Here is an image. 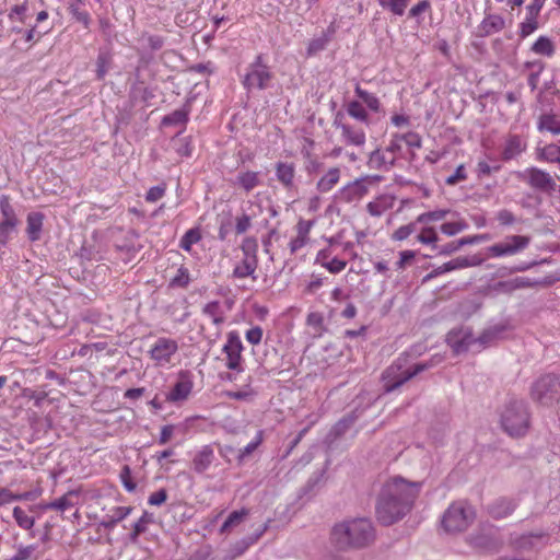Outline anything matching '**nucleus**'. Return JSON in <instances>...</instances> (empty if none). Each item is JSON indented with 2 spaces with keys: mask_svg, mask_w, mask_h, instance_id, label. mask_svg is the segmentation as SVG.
Here are the masks:
<instances>
[{
  "mask_svg": "<svg viewBox=\"0 0 560 560\" xmlns=\"http://www.w3.org/2000/svg\"><path fill=\"white\" fill-rule=\"evenodd\" d=\"M532 51L536 55L551 57L555 54V44L547 36H539L532 46Z\"/></svg>",
  "mask_w": 560,
  "mask_h": 560,
  "instance_id": "31",
  "label": "nucleus"
},
{
  "mask_svg": "<svg viewBox=\"0 0 560 560\" xmlns=\"http://www.w3.org/2000/svg\"><path fill=\"white\" fill-rule=\"evenodd\" d=\"M526 148L525 142L518 136H510L506 138L503 147V159L512 160L520 155Z\"/></svg>",
  "mask_w": 560,
  "mask_h": 560,
  "instance_id": "25",
  "label": "nucleus"
},
{
  "mask_svg": "<svg viewBox=\"0 0 560 560\" xmlns=\"http://www.w3.org/2000/svg\"><path fill=\"white\" fill-rule=\"evenodd\" d=\"M539 156L546 162L558 164L560 167V144L551 143L545 145L540 149Z\"/></svg>",
  "mask_w": 560,
  "mask_h": 560,
  "instance_id": "35",
  "label": "nucleus"
},
{
  "mask_svg": "<svg viewBox=\"0 0 560 560\" xmlns=\"http://www.w3.org/2000/svg\"><path fill=\"white\" fill-rule=\"evenodd\" d=\"M395 156H389L386 151L375 150L371 153L369 163L373 167H385L388 168L394 164Z\"/></svg>",
  "mask_w": 560,
  "mask_h": 560,
  "instance_id": "34",
  "label": "nucleus"
},
{
  "mask_svg": "<svg viewBox=\"0 0 560 560\" xmlns=\"http://www.w3.org/2000/svg\"><path fill=\"white\" fill-rule=\"evenodd\" d=\"M262 440L264 432L260 430L256 433L254 440L249 442L243 450H241L240 459H244L246 456L252 454L262 443Z\"/></svg>",
  "mask_w": 560,
  "mask_h": 560,
  "instance_id": "51",
  "label": "nucleus"
},
{
  "mask_svg": "<svg viewBox=\"0 0 560 560\" xmlns=\"http://www.w3.org/2000/svg\"><path fill=\"white\" fill-rule=\"evenodd\" d=\"M272 73L269 67L264 63L262 56L258 55L244 77L243 84L247 90L258 89L265 90L268 88Z\"/></svg>",
  "mask_w": 560,
  "mask_h": 560,
  "instance_id": "12",
  "label": "nucleus"
},
{
  "mask_svg": "<svg viewBox=\"0 0 560 560\" xmlns=\"http://www.w3.org/2000/svg\"><path fill=\"white\" fill-rule=\"evenodd\" d=\"M340 129L342 139L347 144L361 147L365 143L364 130L348 124L340 125Z\"/></svg>",
  "mask_w": 560,
  "mask_h": 560,
  "instance_id": "24",
  "label": "nucleus"
},
{
  "mask_svg": "<svg viewBox=\"0 0 560 560\" xmlns=\"http://www.w3.org/2000/svg\"><path fill=\"white\" fill-rule=\"evenodd\" d=\"M341 171L339 167H330L327 170L316 183V189L319 192L330 191L340 180Z\"/></svg>",
  "mask_w": 560,
  "mask_h": 560,
  "instance_id": "22",
  "label": "nucleus"
},
{
  "mask_svg": "<svg viewBox=\"0 0 560 560\" xmlns=\"http://www.w3.org/2000/svg\"><path fill=\"white\" fill-rule=\"evenodd\" d=\"M149 522L148 513H144L133 525V532L131 534V539L136 540L138 536L145 532L147 524Z\"/></svg>",
  "mask_w": 560,
  "mask_h": 560,
  "instance_id": "59",
  "label": "nucleus"
},
{
  "mask_svg": "<svg viewBox=\"0 0 560 560\" xmlns=\"http://www.w3.org/2000/svg\"><path fill=\"white\" fill-rule=\"evenodd\" d=\"M347 113L350 117L361 122H369V113L360 101H350L347 104Z\"/></svg>",
  "mask_w": 560,
  "mask_h": 560,
  "instance_id": "33",
  "label": "nucleus"
},
{
  "mask_svg": "<svg viewBox=\"0 0 560 560\" xmlns=\"http://www.w3.org/2000/svg\"><path fill=\"white\" fill-rule=\"evenodd\" d=\"M538 283L539 281L533 280L528 277H516L511 280L500 282L499 287L502 289V291L511 292L517 289L530 288Z\"/></svg>",
  "mask_w": 560,
  "mask_h": 560,
  "instance_id": "30",
  "label": "nucleus"
},
{
  "mask_svg": "<svg viewBox=\"0 0 560 560\" xmlns=\"http://www.w3.org/2000/svg\"><path fill=\"white\" fill-rule=\"evenodd\" d=\"M382 177L378 175L363 176L337 190L334 198L336 202L352 203L360 201L368 192L369 186L381 182Z\"/></svg>",
  "mask_w": 560,
  "mask_h": 560,
  "instance_id": "7",
  "label": "nucleus"
},
{
  "mask_svg": "<svg viewBox=\"0 0 560 560\" xmlns=\"http://www.w3.org/2000/svg\"><path fill=\"white\" fill-rule=\"evenodd\" d=\"M395 205V197L390 194H382L366 205V210L372 217H382Z\"/></svg>",
  "mask_w": 560,
  "mask_h": 560,
  "instance_id": "18",
  "label": "nucleus"
},
{
  "mask_svg": "<svg viewBox=\"0 0 560 560\" xmlns=\"http://www.w3.org/2000/svg\"><path fill=\"white\" fill-rule=\"evenodd\" d=\"M347 266V261L343 259H340L336 256L329 260V262L325 264V269H327L330 273H339L341 272Z\"/></svg>",
  "mask_w": 560,
  "mask_h": 560,
  "instance_id": "54",
  "label": "nucleus"
},
{
  "mask_svg": "<svg viewBox=\"0 0 560 560\" xmlns=\"http://www.w3.org/2000/svg\"><path fill=\"white\" fill-rule=\"evenodd\" d=\"M18 501V493H14L9 488H0V506L8 505Z\"/></svg>",
  "mask_w": 560,
  "mask_h": 560,
  "instance_id": "61",
  "label": "nucleus"
},
{
  "mask_svg": "<svg viewBox=\"0 0 560 560\" xmlns=\"http://www.w3.org/2000/svg\"><path fill=\"white\" fill-rule=\"evenodd\" d=\"M72 506L71 501L67 497L59 498L47 505V509L58 510L61 512L67 511Z\"/></svg>",
  "mask_w": 560,
  "mask_h": 560,
  "instance_id": "62",
  "label": "nucleus"
},
{
  "mask_svg": "<svg viewBox=\"0 0 560 560\" xmlns=\"http://www.w3.org/2000/svg\"><path fill=\"white\" fill-rule=\"evenodd\" d=\"M252 224V219L248 214H242L238 218H236L235 222V231L238 234L245 233Z\"/></svg>",
  "mask_w": 560,
  "mask_h": 560,
  "instance_id": "60",
  "label": "nucleus"
},
{
  "mask_svg": "<svg viewBox=\"0 0 560 560\" xmlns=\"http://www.w3.org/2000/svg\"><path fill=\"white\" fill-rule=\"evenodd\" d=\"M306 325L313 338H319L326 331L324 315L319 312H311L306 317Z\"/></svg>",
  "mask_w": 560,
  "mask_h": 560,
  "instance_id": "28",
  "label": "nucleus"
},
{
  "mask_svg": "<svg viewBox=\"0 0 560 560\" xmlns=\"http://www.w3.org/2000/svg\"><path fill=\"white\" fill-rule=\"evenodd\" d=\"M560 382L555 375L548 374L535 382L532 387V398L541 406L549 407L558 401Z\"/></svg>",
  "mask_w": 560,
  "mask_h": 560,
  "instance_id": "8",
  "label": "nucleus"
},
{
  "mask_svg": "<svg viewBox=\"0 0 560 560\" xmlns=\"http://www.w3.org/2000/svg\"><path fill=\"white\" fill-rule=\"evenodd\" d=\"M248 515V510L242 509L240 511H233L225 522L222 524L220 532L225 533L233 526L238 525Z\"/></svg>",
  "mask_w": 560,
  "mask_h": 560,
  "instance_id": "43",
  "label": "nucleus"
},
{
  "mask_svg": "<svg viewBox=\"0 0 560 560\" xmlns=\"http://www.w3.org/2000/svg\"><path fill=\"white\" fill-rule=\"evenodd\" d=\"M233 184L248 194L256 187L260 186L262 184V179L259 172L245 170L237 173Z\"/></svg>",
  "mask_w": 560,
  "mask_h": 560,
  "instance_id": "16",
  "label": "nucleus"
},
{
  "mask_svg": "<svg viewBox=\"0 0 560 560\" xmlns=\"http://www.w3.org/2000/svg\"><path fill=\"white\" fill-rule=\"evenodd\" d=\"M515 509V503L509 499L497 500L489 510V513L494 518H504L512 514Z\"/></svg>",
  "mask_w": 560,
  "mask_h": 560,
  "instance_id": "29",
  "label": "nucleus"
},
{
  "mask_svg": "<svg viewBox=\"0 0 560 560\" xmlns=\"http://www.w3.org/2000/svg\"><path fill=\"white\" fill-rule=\"evenodd\" d=\"M131 511L132 509L130 506H116L113 510V514L103 522V525L107 528H113L117 523L125 520Z\"/></svg>",
  "mask_w": 560,
  "mask_h": 560,
  "instance_id": "37",
  "label": "nucleus"
},
{
  "mask_svg": "<svg viewBox=\"0 0 560 560\" xmlns=\"http://www.w3.org/2000/svg\"><path fill=\"white\" fill-rule=\"evenodd\" d=\"M165 190V185L153 186L148 190L145 200L149 202H155L164 196Z\"/></svg>",
  "mask_w": 560,
  "mask_h": 560,
  "instance_id": "57",
  "label": "nucleus"
},
{
  "mask_svg": "<svg viewBox=\"0 0 560 560\" xmlns=\"http://www.w3.org/2000/svg\"><path fill=\"white\" fill-rule=\"evenodd\" d=\"M167 499V493L164 489H161L159 491L153 492L150 494L148 502L151 505H161L163 504Z\"/></svg>",
  "mask_w": 560,
  "mask_h": 560,
  "instance_id": "63",
  "label": "nucleus"
},
{
  "mask_svg": "<svg viewBox=\"0 0 560 560\" xmlns=\"http://www.w3.org/2000/svg\"><path fill=\"white\" fill-rule=\"evenodd\" d=\"M327 43H328V39L326 36H320V37L312 39L307 46V55L313 56V55L317 54L318 51L323 50L326 47Z\"/></svg>",
  "mask_w": 560,
  "mask_h": 560,
  "instance_id": "53",
  "label": "nucleus"
},
{
  "mask_svg": "<svg viewBox=\"0 0 560 560\" xmlns=\"http://www.w3.org/2000/svg\"><path fill=\"white\" fill-rule=\"evenodd\" d=\"M475 517V511L464 501L450 505L442 518V525L446 532L457 533L468 528Z\"/></svg>",
  "mask_w": 560,
  "mask_h": 560,
  "instance_id": "5",
  "label": "nucleus"
},
{
  "mask_svg": "<svg viewBox=\"0 0 560 560\" xmlns=\"http://www.w3.org/2000/svg\"><path fill=\"white\" fill-rule=\"evenodd\" d=\"M226 396L232 399L243 400V401H252L256 396V392L250 386V383L246 384L244 387L236 390L226 392Z\"/></svg>",
  "mask_w": 560,
  "mask_h": 560,
  "instance_id": "42",
  "label": "nucleus"
},
{
  "mask_svg": "<svg viewBox=\"0 0 560 560\" xmlns=\"http://www.w3.org/2000/svg\"><path fill=\"white\" fill-rule=\"evenodd\" d=\"M109 60L105 54H100L96 61V74L98 79H104L108 71Z\"/></svg>",
  "mask_w": 560,
  "mask_h": 560,
  "instance_id": "58",
  "label": "nucleus"
},
{
  "mask_svg": "<svg viewBox=\"0 0 560 560\" xmlns=\"http://www.w3.org/2000/svg\"><path fill=\"white\" fill-rule=\"evenodd\" d=\"M549 538L544 534L523 535L514 541L520 550H538L548 544Z\"/></svg>",
  "mask_w": 560,
  "mask_h": 560,
  "instance_id": "19",
  "label": "nucleus"
},
{
  "mask_svg": "<svg viewBox=\"0 0 560 560\" xmlns=\"http://www.w3.org/2000/svg\"><path fill=\"white\" fill-rule=\"evenodd\" d=\"M277 179L287 188L293 186L295 167L292 163L279 162L276 165Z\"/></svg>",
  "mask_w": 560,
  "mask_h": 560,
  "instance_id": "26",
  "label": "nucleus"
},
{
  "mask_svg": "<svg viewBox=\"0 0 560 560\" xmlns=\"http://www.w3.org/2000/svg\"><path fill=\"white\" fill-rule=\"evenodd\" d=\"M244 350L243 342L240 334L232 330L226 335V341L223 346V353L225 354V366L229 370L241 372L243 371V357Z\"/></svg>",
  "mask_w": 560,
  "mask_h": 560,
  "instance_id": "13",
  "label": "nucleus"
},
{
  "mask_svg": "<svg viewBox=\"0 0 560 560\" xmlns=\"http://www.w3.org/2000/svg\"><path fill=\"white\" fill-rule=\"evenodd\" d=\"M378 4L395 15L401 16L404 15L407 7L408 0H377Z\"/></svg>",
  "mask_w": 560,
  "mask_h": 560,
  "instance_id": "38",
  "label": "nucleus"
},
{
  "mask_svg": "<svg viewBox=\"0 0 560 560\" xmlns=\"http://www.w3.org/2000/svg\"><path fill=\"white\" fill-rule=\"evenodd\" d=\"M80 5L81 4L78 2L70 3L69 12L78 22L82 23L84 27H89L91 21L90 14L86 11L81 10Z\"/></svg>",
  "mask_w": 560,
  "mask_h": 560,
  "instance_id": "49",
  "label": "nucleus"
},
{
  "mask_svg": "<svg viewBox=\"0 0 560 560\" xmlns=\"http://www.w3.org/2000/svg\"><path fill=\"white\" fill-rule=\"evenodd\" d=\"M524 176L534 188L547 190L555 185L552 177L547 172L539 168H528L525 171Z\"/></svg>",
  "mask_w": 560,
  "mask_h": 560,
  "instance_id": "17",
  "label": "nucleus"
},
{
  "mask_svg": "<svg viewBox=\"0 0 560 560\" xmlns=\"http://www.w3.org/2000/svg\"><path fill=\"white\" fill-rule=\"evenodd\" d=\"M539 131H547L555 136L560 135V118L551 113L542 114L537 122Z\"/></svg>",
  "mask_w": 560,
  "mask_h": 560,
  "instance_id": "27",
  "label": "nucleus"
},
{
  "mask_svg": "<svg viewBox=\"0 0 560 560\" xmlns=\"http://www.w3.org/2000/svg\"><path fill=\"white\" fill-rule=\"evenodd\" d=\"M354 91L358 97L360 98L361 103H364L368 108H370L373 112L380 110L381 104L378 98L374 94L361 89L360 85H357Z\"/></svg>",
  "mask_w": 560,
  "mask_h": 560,
  "instance_id": "39",
  "label": "nucleus"
},
{
  "mask_svg": "<svg viewBox=\"0 0 560 560\" xmlns=\"http://www.w3.org/2000/svg\"><path fill=\"white\" fill-rule=\"evenodd\" d=\"M420 483L410 482L401 477H392L384 482L377 504L376 516L383 525H392L402 518L411 509Z\"/></svg>",
  "mask_w": 560,
  "mask_h": 560,
  "instance_id": "1",
  "label": "nucleus"
},
{
  "mask_svg": "<svg viewBox=\"0 0 560 560\" xmlns=\"http://www.w3.org/2000/svg\"><path fill=\"white\" fill-rule=\"evenodd\" d=\"M448 213H450V210H445V209H436L433 211L424 212L417 217L416 223L427 224L431 221H441Z\"/></svg>",
  "mask_w": 560,
  "mask_h": 560,
  "instance_id": "45",
  "label": "nucleus"
},
{
  "mask_svg": "<svg viewBox=\"0 0 560 560\" xmlns=\"http://www.w3.org/2000/svg\"><path fill=\"white\" fill-rule=\"evenodd\" d=\"M467 228V222L462 218H457L456 220L443 223L441 225V232L447 236H453L465 231Z\"/></svg>",
  "mask_w": 560,
  "mask_h": 560,
  "instance_id": "36",
  "label": "nucleus"
},
{
  "mask_svg": "<svg viewBox=\"0 0 560 560\" xmlns=\"http://www.w3.org/2000/svg\"><path fill=\"white\" fill-rule=\"evenodd\" d=\"M500 330L491 328L486 330L478 338H475L467 327L453 329L448 332L446 341L456 354L471 351L479 352L499 337Z\"/></svg>",
  "mask_w": 560,
  "mask_h": 560,
  "instance_id": "3",
  "label": "nucleus"
},
{
  "mask_svg": "<svg viewBox=\"0 0 560 560\" xmlns=\"http://www.w3.org/2000/svg\"><path fill=\"white\" fill-rule=\"evenodd\" d=\"M232 302L210 301L203 305L202 314L210 318L213 325L221 326L225 322L226 314L232 310Z\"/></svg>",
  "mask_w": 560,
  "mask_h": 560,
  "instance_id": "15",
  "label": "nucleus"
},
{
  "mask_svg": "<svg viewBox=\"0 0 560 560\" xmlns=\"http://www.w3.org/2000/svg\"><path fill=\"white\" fill-rule=\"evenodd\" d=\"M538 16L529 11L526 13V18L521 22L518 27V35L521 38H526L538 30Z\"/></svg>",
  "mask_w": 560,
  "mask_h": 560,
  "instance_id": "32",
  "label": "nucleus"
},
{
  "mask_svg": "<svg viewBox=\"0 0 560 560\" xmlns=\"http://www.w3.org/2000/svg\"><path fill=\"white\" fill-rule=\"evenodd\" d=\"M213 459V448L210 445H203L196 452L192 458L194 470L198 474L205 472L211 466Z\"/></svg>",
  "mask_w": 560,
  "mask_h": 560,
  "instance_id": "20",
  "label": "nucleus"
},
{
  "mask_svg": "<svg viewBox=\"0 0 560 560\" xmlns=\"http://www.w3.org/2000/svg\"><path fill=\"white\" fill-rule=\"evenodd\" d=\"M501 423L503 429L512 436H521L528 430V411L523 401H512L506 405Z\"/></svg>",
  "mask_w": 560,
  "mask_h": 560,
  "instance_id": "4",
  "label": "nucleus"
},
{
  "mask_svg": "<svg viewBox=\"0 0 560 560\" xmlns=\"http://www.w3.org/2000/svg\"><path fill=\"white\" fill-rule=\"evenodd\" d=\"M178 352L176 340L166 337H160L151 347L149 354L159 368H171Z\"/></svg>",
  "mask_w": 560,
  "mask_h": 560,
  "instance_id": "10",
  "label": "nucleus"
},
{
  "mask_svg": "<svg viewBox=\"0 0 560 560\" xmlns=\"http://www.w3.org/2000/svg\"><path fill=\"white\" fill-rule=\"evenodd\" d=\"M13 517L16 524L23 529H32L35 525V518L27 515L26 512L20 506H15L13 509Z\"/></svg>",
  "mask_w": 560,
  "mask_h": 560,
  "instance_id": "41",
  "label": "nucleus"
},
{
  "mask_svg": "<svg viewBox=\"0 0 560 560\" xmlns=\"http://www.w3.org/2000/svg\"><path fill=\"white\" fill-rule=\"evenodd\" d=\"M418 241L422 244H434L438 242L439 237L436 231L432 226H424L419 235L417 236Z\"/></svg>",
  "mask_w": 560,
  "mask_h": 560,
  "instance_id": "50",
  "label": "nucleus"
},
{
  "mask_svg": "<svg viewBox=\"0 0 560 560\" xmlns=\"http://www.w3.org/2000/svg\"><path fill=\"white\" fill-rule=\"evenodd\" d=\"M1 221L19 222L18 217L7 196L0 198Z\"/></svg>",
  "mask_w": 560,
  "mask_h": 560,
  "instance_id": "44",
  "label": "nucleus"
},
{
  "mask_svg": "<svg viewBox=\"0 0 560 560\" xmlns=\"http://www.w3.org/2000/svg\"><path fill=\"white\" fill-rule=\"evenodd\" d=\"M530 243V237L525 235H509L503 241L487 248V254L492 258L514 256L524 250Z\"/></svg>",
  "mask_w": 560,
  "mask_h": 560,
  "instance_id": "11",
  "label": "nucleus"
},
{
  "mask_svg": "<svg viewBox=\"0 0 560 560\" xmlns=\"http://www.w3.org/2000/svg\"><path fill=\"white\" fill-rule=\"evenodd\" d=\"M187 120V113L185 110H175L171 115L164 117L163 122L165 125H177L184 124Z\"/></svg>",
  "mask_w": 560,
  "mask_h": 560,
  "instance_id": "55",
  "label": "nucleus"
},
{
  "mask_svg": "<svg viewBox=\"0 0 560 560\" xmlns=\"http://www.w3.org/2000/svg\"><path fill=\"white\" fill-rule=\"evenodd\" d=\"M374 538L372 523L368 518H354L337 524L331 532V539L341 549L360 548Z\"/></svg>",
  "mask_w": 560,
  "mask_h": 560,
  "instance_id": "2",
  "label": "nucleus"
},
{
  "mask_svg": "<svg viewBox=\"0 0 560 560\" xmlns=\"http://www.w3.org/2000/svg\"><path fill=\"white\" fill-rule=\"evenodd\" d=\"M201 240V233L199 229L188 230L180 238L179 246L185 252L190 253L192 245L197 244Z\"/></svg>",
  "mask_w": 560,
  "mask_h": 560,
  "instance_id": "40",
  "label": "nucleus"
},
{
  "mask_svg": "<svg viewBox=\"0 0 560 560\" xmlns=\"http://www.w3.org/2000/svg\"><path fill=\"white\" fill-rule=\"evenodd\" d=\"M242 250L244 254L243 259L235 265L233 269V277L236 279L252 278L257 279L256 270L258 267V260L256 256L257 243L252 238L243 241Z\"/></svg>",
  "mask_w": 560,
  "mask_h": 560,
  "instance_id": "9",
  "label": "nucleus"
},
{
  "mask_svg": "<svg viewBox=\"0 0 560 560\" xmlns=\"http://www.w3.org/2000/svg\"><path fill=\"white\" fill-rule=\"evenodd\" d=\"M469 265L470 264L468 262V260L466 258L458 257V258H455V259L447 261V262L443 264L442 266L438 267L434 270V275L435 276L442 275L444 272H448V271H452L455 269L468 267Z\"/></svg>",
  "mask_w": 560,
  "mask_h": 560,
  "instance_id": "46",
  "label": "nucleus"
},
{
  "mask_svg": "<svg viewBox=\"0 0 560 560\" xmlns=\"http://www.w3.org/2000/svg\"><path fill=\"white\" fill-rule=\"evenodd\" d=\"M505 26V20L499 14H487L479 25V32L488 36L502 31Z\"/></svg>",
  "mask_w": 560,
  "mask_h": 560,
  "instance_id": "23",
  "label": "nucleus"
},
{
  "mask_svg": "<svg viewBox=\"0 0 560 560\" xmlns=\"http://www.w3.org/2000/svg\"><path fill=\"white\" fill-rule=\"evenodd\" d=\"M264 331L259 326H254L245 332V338L248 343L257 346L261 342Z\"/></svg>",
  "mask_w": 560,
  "mask_h": 560,
  "instance_id": "52",
  "label": "nucleus"
},
{
  "mask_svg": "<svg viewBox=\"0 0 560 560\" xmlns=\"http://www.w3.org/2000/svg\"><path fill=\"white\" fill-rule=\"evenodd\" d=\"M194 387L191 376L188 372H180L178 380L173 388L166 395V400L171 402H179L186 400Z\"/></svg>",
  "mask_w": 560,
  "mask_h": 560,
  "instance_id": "14",
  "label": "nucleus"
},
{
  "mask_svg": "<svg viewBox=\"0 0 560 560\" xmlns=\"http://www.w3.org/2000/svg\"><path fill=\"white\" fill-rule=\"evenodd\" d=\"M190 282V273L186 267H179L176 275L171 279L170 285L173 288H186Z\"/></svg>",
  "mask_w": 560,
  "mask_h": 560,
  "instance_id": "47",
  "label": "nucleus"
},
{
  "mask_svg": "<svg viewBox=\"0 0 560 560\" xmlns=\"http://www.w3.org/2000/svg\"><path fill=\"white\" fill-rule=\"evenodd\" d=\"M44 214L40 212H30L26 218V234L31 242H36L42 236Z\"/></svg>",
  "mask_w": 560,
  "mask_h": 560,
  "instance_id": "21",
  "label": "nucleus"
},
{
  "mask_svg": "<svg viewBox=\"0 0 560 560\" xmlns=\"http://www.w3.org/2000/svg\"><path fill=\"white\" fill-rule=\"evenodd\" d=\"M35 546L20 547L16 553L13 556L12 560H27L35 551Z\"/></svg>",
  "mask_w": 560,
  "mask_h": 560,
  "instance_id": "64",
  "label": "nucleus"
},
{
  "mask_svg": "<svg viewBox=\"0 0 560 560\" xmlns=\"http://www.w3.org/2000/svg\"><path fill=\"white\" fill-rule=\"evenodd\" d=\"M413 231H415V223L402 225L394 232L392 238L395 241H404V240L408 238L413 233Z\"/></svg>",
  "mask_w": 560,
  "mask_h": 560,
  "instance_id": "56",
  "label": "nucleus"
},
{
  "mask_svg": "<svg viewBox=\"0 0 560 560\" xmlns=\"http://www.w3.org/2000/svg\"><path fill=\"white\" fill-rule=\"evenodd\" d=\"M19 222L0 221V245L4 246L9 243L12 234L16 231Z\"/></svg>",
  "mask_w": 560,
  "mask_h": 560,
  "instance_id": "48",
  "label": "nucleus"
},
{
  "mask_svg": "<svg viewBox=\"0 0 560 560\" xmlns=\"http://www.w3.org/2000/svg\"><path fill=\"white\" fill-rule=\"evenodd\" d=\"M405 361L398 359L394 364L388 366L383 373L384 389L393 392L405 382L427 370L431 365L425 363H417L411 368H404Z\"/></svg>",
  "mask_w": 560,
  "mask_h": 560,
  "instance_id": "6",
  "label": "nucleus"
}]
</instances>
